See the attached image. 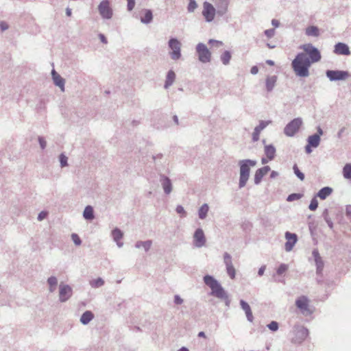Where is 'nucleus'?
<instances>
[{
    "label": "nucleus",
    "mask_w": 351,
    "mask_h": 351,
    "mask_svg": "<svg viewBox=\"0 0 351 351\" xmlns=\"http://www.w3.org/2000/svg\"><path fill=\"white\" fill-rule=\"evenodd\" d=\"M47 285L49 286V291L53 293L56 290L58 285V278L56 276H51L47 278Z\"/></svg>",
    "instance_id": "bb28decb"
},
{
    "label": "nucleus",
    "mask_w": 351,
    "mask_h": 351,
    "mask_svg": "<svg viewBox=\"0 0 351 351\" xmlns=\"http://www.w3.org/2000/svg\"><path fill=\"white\" fill-rule=\"evenodd\" d=\"M71 239H72V241H73V243H75V245H80L81 243H82V240L80 238V237L75 234V233H73L71 234Z\"/></svg>",
    "instance_id": "de8ad7c7"
},
{
    "label": "nucleus",
    "mask_w": 351,
    "mask_h": 351,
    "mask_svg": "<svg viewBox=\"0 0 351 351\" xmlns=\"http://www.w3.org/2000/svg\"><path fill=\"white\" fill-rule=\"evenodd\" d=\"M267 327L271 331H276L278 329L279 325L277 322L272 321L267 325Z\"/></svg>",
    "instance_id": "8fccbe9b"
},
{
    "label": "nucleus",
    "mask_w": 351,
    "mask_h": 351,
    "mask_svg": "<svg viewBox=\"0 0 351 351\" xmlns=\"http://www.w3.org/2000/svg\"><path fill=\"white\" fill-rule=\"evenodd\" d=\"M277 82L276 75L268 76L265 80V86L267 92H271L274 88Z\"/></svg>",
    "instance_id": "5701e85b"
},
{
    "label": "nucleus",
    "mask_w": 351,
    "mask_h": 351,
    "mask_svg": "<svg viewBox=\"0 0 351 351\" xmlns=\"http://www.w3.org/2000/svg\"><path fill=\"white\" fill-rule=\"evenodd\" d=\"M343 176L345 179L351 180V163H347L343 167Z\"/></svg>",
    "instance_id": "4c0bfd02"
},
{
    "label": "nucleus",
    "mask_w": 351,
    "mask_h": 351,
    "mask_svg": "<svg viewBox=\"0 0 351 351\" xmlns=\"http://www.w3.org/2000/svg\"><path fill=\"white\" fill-rule=\"evenodd\" d=\"M285 239L287 242L285 245V248L287 252H290L293 250L295 244L298 241V237L295 233H291L289 232H285Z\"/></svg>",
    "instance_id": "f3484780"
},
{
    "label": "nucleus",
    "mask_w": 351,
    "mask_h": 351,
    "mask_svg": "<svg viewBox=\"0 0 351 351\" xmlns=\"http://www.w3.org/2000/svg\"><path fill=\"white\" fill-rule=\"evenodd\" d=\"M189 4L187 5V12L189 13H193L197 8L198 5L195 0H189Z\"/></svg>",
    "instance_id": "a19ab883"
},
{
    "label": "nucleus",
    "mask_w": 351,
    "mask_h": 351,
    "mask_svg": "<svg viewBox=\"0 0 351 351\" xmlns=\"http://www.w3.org/2000/svg\"><path fill=\"white\" fill-rule=\"evenodd\" d=\"M209 210V206L207 204H204L198 210V216L200 219H204Z\"/></svg>",
    "instance_id": "473e14b6"
},
{
    "label": "nucleus",
    "mask_w": 351,
    "mask_h": 351,
    "mask_svg": "<svg viewBox=\"0 0 351 351\" xmlns=\"http://www.w3.org/2000/svg\"><path fill=\"white\" fill-rule=\"evenodd\" d=\"M214 3H221L219 14H222L228 8L230 0H211Z\"/></svg>",
    "instance_id": "c9c22d12"
},
{
    "label": "nucleus",
    "mask_w": 351,
    "mask_h": 351,
    "mask_svg": "<svg viewBox=\"0 0 351 351\" xmlns=\"http://www.w3.org/2000/svg\"><path fill=\"white\" fill-rule=\"evenodd\" d=\"M215 3L217 6V8H215L211 3H209L208 1H204L203 3L202 16H204L205 21L208 23L212 22L215 19L216 14L219 16H223L228 11V8H227L226 11H224V12H223L221 14H219L221 3Z\"/></svg>",
    "instance_id": "20e7f679"
},
{
    "label": "nucleus",
    "mask_w": 351,
    "mask_h": 351,
    "mask_svg": "<svg viewBox=\"0 0 351 351\" xmlns=\"http://www.w3.org/2000/svg\"><path fill=\"white\" fill-rule=\"evenodd\" d=\"M47 215H48L47 212H46V211H41L38 214L37 219H38V220L39 221H43V219H45L47 217Z\"/></svg>",
    "instance_id": "5fc2aeb1"
},
{
    "label": "nucleus",
    "mask_w": 351,
    "mask_h": 351,
    "mask_svg": "<svg viewBox=\"0 0 351 351\" xmlns=\"http://www.w3.org/2000/svg\"><path fill=\"white\" fill-rule=\"evenodd\" d=\"M295 306L304 316L310 315L313 311L309 308V301L306 296L302 295L295 300Z\"/></svg>",
    "instance_id": "9d476101"
},
{
    "label": "nucleus",
    "mask_w": 351,
    "mask_h": 351,
    "mask_svg": "<svg viewBox=\"0 0 351 351\" xmlns=\"http://www.w3.org/2000/svg\"><path fill=\"white\" fill-rule=\"evenodd\" d=\"M311 64L309 58L304 53H299L291 63L292 68L296 75L302 77L309 75L308 69Z\"/></svg>",
    "instance_id": "f03ea898"
},
{
    "label": "nucleus",
    "mask_w": 351,
    "mask_h": 351,
    "mask_svg": "<svg viewBox=\"0 0 351 351\" xmlns=\"http://www.w3.org/2000/svg\"><path fill=\"white\" fill-rule=\"evenodd\" d=\"M326 75L330 81H337L346 79L349 76V73L346 71L328 70Z\"/></svg>",
    "instance_id": "ddd939ff"
},
{
    "label": "nucleus",
    "mask_w": 351,
    "mask_h": 351,
    "mask_svg": "<svg viewBox=\"0 0 351 351\" xmlns=\"http://www.w3.org/2000/svg\"><path fill=\"white\" fill-rule=\"evenodd\" d=\"M38 143L42 149H45L47 147V142L45 139L42 136H38Z\"/></svg>",
    "instance_id": "603ef678"
},
{
    "label": "nucleus",
    "mask_w": 351,
    "mask_h": 351,
    "mask_svg": "<svg viewBox=\"0 0 351 351\" xmlns=\"http://www.w3.org/2000/svg\"><path fill=\"white\" fill-rule=\"evenodd\" d=\"M345 130H346V128L343 127V128H341V129L339 130V132H337V137H338L339 138H341L342 134H343V133L344 132Z\"/></svg>",
    "instance_id": "774afa93"
},
{
    "label": "nucleus",
    "mask_w": 351,
    "mask_h": 351,
    "mask_svg": "<svg viewBox=\"0 0 351 351\" xmlns=\"http://www.w3.org/2000/svg\"><path fill=\"white\" fill-rule=\"evenodd\" d=\"M153 14L151 10H145V16L141 18V23L144 24H149L152 21Z\"/></svg>",
    "instance_id": "72a5a7b5"
},
{
    "label": "nucleus",
    "mask_w": 351,
    "mask_h": 351,
    "mask_svg": "<svg viewBox=\"0 0 351 351\" xmlns=\"http://www.w3.org/2000/svg\"><path fill=\"white\" fill-rule=\"evenodd\" d=\"M232 58V54L229 51H225L220 56V60L223 65H228Z\"/></svg>",
    "instance_id": "f704fd0d"
},
{
    "label": "nucleus",
    "mask_w": 351,
    "mask_h": 351,
    "mask_svg": "<svg viewBox=\"0 0 351 351\" xmlns=\"http://www.w3.org/2000/svg\"><path fill=\"white\" fill-rule=\"evenodd\" d=\"M320 137H319L318 135H311L307 138V143H309V145H311V146L314 148H316L319 146L320 143Z\"/></svg>",
    "instance_id": "7c9ffc66"
},
{
    "label": "nucleus",
    "mask_w": 351,
    "mask_h": 351,
    "mask_svg": "<svg viewBox=\"0 0 351 351\" xmlns=\"http://www.w3.org/2000/svg\"><path fill=\"white\" fill-rule=\"evenodd\" d=\"M223 262L226 265L227 274L231 279H234L235 278L236 271L232 264V256L228 252L223 254Z\"/></svg>",
    "instance_id": "4468645a"
},
{
    "label": "nucleus",
    "mask_w": 351,
    "mask_h": 351,
    "mask_svg": "<svg viewBox=\"0 0 351 351\" xmlns=\"http://www.w3.org/2000/svg\"><path fill=\"white\" fill-rule=\"evenodd\" d=\"M325 221L326 222V223L328 224V227L330 229L333 228V223H332V220L330 219V218H326V219H325Z\"/></svg>",
    "instance_id": "0e129e2a"
},
{
    "label": "nucleus",
    "mask_w": 351,
    "mask_h": 351,
    "mask_svg": "<svg viewBox=\"0 0 351 351\" xmlns=\"http://www.w3.org/2000/svg\"><path fill=\"white\" fill-rule=\"evenodd\" d=\"M152 245V241L151 240H147L145 241H137L135 244V247L136 248H141L143 247L145 252H147L150 250Z\"/></svg>",
    "instance_id": "c756f323"
},
{
    "label": "nucleus",
    "mask_w": 351,
    "mask_h": 351,
    "mask_svg": "<svg viewBox=\"0 0 351 351\" xmlns=\"http://www.w3.org/2000/svg\"><path fill=\"white\" fill-rule=\"evenodd\" d=\"M301 196L302 195L300 193H291L287 197V200L288 202H292L296 199H299Z\"/></svg>",
    "instance_id": "3c124183"
},
{
    "label": "nucleus",
    "mask_w": 351,
    "mask_h": 351,
    "mask_svg": "<svg viewBox=\"0 0 351 351\" xmlns=\"http://www.w3.org/2000/svg\"><path fill=\"white\" fill-rule=\"evenodd\" d=\"M175 79H176V73H174L173 71L169 70L167 72V74L166 76L165 83V86H164L165 88L167 89L168 88H169L173 84Z\"/></svg>",
    "instance_id": "393cba45"
},
{
    "label": "nucleus",
    "mask_w": 351,
    "mask_h": 351,
    "mask_svg": "<svg viewBox=\"0 0 351 351\" xmlns=\"http://www.w3.org/2000/svg\"><path fill=\"white\" fill-rule=\"evenodd\" d=\"M250 72L252 75H256L258 73V66H253L252 68H251V70H250Z\"/></svg>",
    "instance_id": "e2e57ef3"
},
{
    "label": "nucleus",
    "mask_w": 351,
    "mask_h": 351,
    "mask_svg": "<svg viewBox=\"0 0 351 351\" xmlns=\"http://www.w3.org/2000/svg\"><path fill=\"white\" fill-rule=\"evenodd\" d=\"M99 38L101 43H103L104 44H106L108 43L106 38L105 37V36L103 34H99Z\"/></svg>",
    "instance_id": "680f3d73"
},
{
    "label": "nucleus",
    "mask_w": 351,
    "mask_h": 351,
    "mask_svg": "<svg viewBox=\"0 0 351 351\" xmlns=\"http://www.w3.org/2000/svg\"><path fill=\"white\" fill-rule=\"evenodd\" d=\"M308 335V330L306 328L298 326L295 328V337L293 339L294 343H302Z\"/></svg>",
    "instance_id": "f8f14e48"
},
{
    "label": "nucleus",
    "mask_w": 351,
    "mask_h": 351,
    "mask_svg": "<svg viewBox=\"0 0 351 351\" xmlns=\"http://www.w3.org/2000/svg\"><path fill=\"white\" fill-rule=\"evenodd\" d=\"M265 154L268 160H271L274 158L276 155V148L272 145H267L264 148Z\"/></svg>",
    "instance_id": "a878e982"
},
{
    "label": "nucleus",
    "mask_w": 351,
    "mask_h": 351,
    "mask_svg": "<svg viewBox=\"0 0 351 351\" xmlns=\"http://www.w3.org/2000/svg\"><path fill=\"white\" fill-rule=\"evenodd\" d=\"M323 130L321 128L320 126H318L317 128V133L314 134V135H318L319 137H320L323 134Z\"/></svg>",
    "instance_id": "69168bd1"
},
{
    "label": "nucleus",
    "mask_w": 351,
    "mask_h": 351,
    "mask_svg": "<svg viewBox=\"0 0 351 351\" xmlns=\"http://www.w3.org/2000/svg\"><path fill=\"white\" fill-rule=\"evenodd\" d=\"M312 255L316 265V272L317 274H320L324 268V261H322V258L317 249L313 250Z\"/></svg>",
    "instance_id": "412c9836"
},
{
    "label": "nucleus",
    "mask_w": 351,
    "mask_h": 351,
    "mask_svg": "<svg viewBox=\"0 0 351 351\" xmlns=\"http://www.w3.org/2000/svg\"><path fill=\"white\" fill-rule=\"evenodd\" d=\"M94 318V314L90 311H86L80 317V322L83 325H87Z\"/></svg>",
    "instance_id": "b1692460"
},
{
    "label": "nucleus",
    "mask_w": 351,
    "mask_h": 351,
    "mask_svg": "<svg viewBox=\"0 0 351 351\" xmlns=\"http://www.w3.org/2000/svg\"><path fill=\"white\" fill-rule=\"evenodd\" d=\"M260 169L265 175L270 171V167L269 166H265Z\"/></svg>",
    "instance_id": "338daca9"
},
{
    "label": "nucleus",
    "mask_w": 351,
    "mask_h": 351,
    "mask_svg": "<svg viewBox=\"0 0 351 351\" xmlns=\"http://www.w3.org/2000/svg\"><path fill=\"white\" fill-rule=\"evenodd\" d=\"M264 33L267 38H272L275 34V30L274 29H268Z\"/></svg>",
    "instance_id": "864d4df0"
},
{
    "label": "nucleus",
    "mask_w": 351,
    "mask_h": 351,
    "mask_svg": "<svg viewBox=\"0 0 351 351\" xmlns=\"http://www.w3.org/2000/svg\"><path fill=\"white\" fill-rule=\"evenodd\" d=\"M334 53L344 56H349L351 53L348 46L343 43H338L335 45Z\"/></svg>",
    "instance_id": "aec40b11"
},
{
    "label": "nucleus",
    "mask_w": 351,
    "mask_h": 351,
    "mask_svg": "<svg viewBox=\"0 0 351 351\" xmlns=\"http://www.w3.org/2000/svg\"><path fill=\"white\" fill-rule=\"evenodd\" d=\"M176 211L178 214L180 215L182 217H184L186 216V212L185 211L184 207L181 205L177 206Z\"/></svg>",
    "instance_id": "09e8293b"
},
{
    "label": "nucleus",
    "mask_w": 351,
    "mask_h": 351,
    "mask_svg": "<svg viewBox=\"0 0 351 351\" xmlns=\"http://www.w3.org/2000/svg\"><path fill=\"white\" fill-rule=\"evenodd\" d=\"M114 241H120L123 236V232L118 228H114L111 232Z\"/></svg>",
    "instance_id": "e433bc0d"
},
{
    "label": "nucleus",
    "mask_w": 351,
    "mask_h": 351,
    "mask_svg": "<svg viewBox=\"0 0 351 351\" xmlns=\"http://www.w3.org/2000/svg\"><path fill=\"white\" fill-rule=\"evenodd\" d=\"M101 17L104 20H110L113 16V10L109 0H102L97 7Z\"/></svg>",
    "instance_id": "423d86ee"
},
{
    "label": "nucleus",
    "mask_w": 351,
    "mask_h": 351,
    "mask_svg": "<svg viewBox=\"0 0 351 351\" xmlns=\"http://www.w3.org/2000/svg\"><path fill=\"white\" fill-rule=\"evenodd\" d=\"M346 215L347 217H350V219L351 220V205L346 206Z\"/></svg>",
    "instance_id": "bf43d9fd"
},
{
    "label": "nucleus",
    "mask_w": 351,
    "mask_h": 351,
    "mask_svg": "<svg viewBox=\"0 0 351 351\" xmlns=\"http://www.w3.org/2000/svg\"><path fill=\"white\" fill-rule=\"evenodd\" d=\"M265 269H266V266L265 265H263L262 267H261L259 268L258 271V275L259 276H262L264 274Z\"/></svg>",
    "instance_id": "052dcab7"
},
{
    "label": "nucleus",
    "mask_w": 351,
    "mask_h": 351,
    "mask_svg": "<svg viewBox=\"0 0 351 351\" xmlns=\"http://www.w3.org/2000/svg\"><path fill=\"white\" fill-rule=\"evenodd\" d=\"M206 243V237L202 228H197L193 235V244L195 247L199 248Z\"/></svg>",
    "instance_id": "dca6fc26"
},
{
    "label": "nucleus",
    "mask_w": 351,
    "mask_h": 351,
    "mask_svg": "<svg viewBox=\"0 0 351 351\" xmlns=\"http://www.w3.org/2000/svg\"><path fill=\"white\" fill-rule=\"evenodd\" d=\"M240 305H241V308H242L243 311H244V312L245 313L247 319L250 322H252L254 320V316H253L251 308H250V305L248 304V303L246 302L243 300H241Z\"/></svg>",
    "instance_id": "4be33fe9"
},
{
    "label": "nucleus",
    "mask_w": 351,
    "mask_h": 351,
    "mask_svg": "<svg viewBox=\"0 0 351 351\" xmlns=\"http://www.w3.org/2000/svg\"><path fill=\"white\" fill-rule=\"evenodd\" d=\"M301 48L305 51L304 53L309 58L311 64L317 62L321 60L322 56L320 52L312 44L304 45Z\"/></svg>",
    "instance_id": "1a4fd4ad"
},
{
    "label": "nucleus",
    "mask_w": 351,
    "mask_h": 351,
    "mask_svg": "<svg viewBox=\"0 0 351 351\" xmlns=\"http://www.w3.org/2000/svg\"><path fill=\"white\" fill-rule=\"evenodd\" d=\"M204 282L210 289V294L212 295L224 300L226 306L228 307L230 306V300L229 299L228 293L213 276L210 275L204 276Z\"/></svg>",
    "instance_id": "f257e3e1"
},
{
    "label": "nucleus",
    "mask_w": 351,
    "mask_h": 351,
    "mask_svg": "<svg viewBox=\"0 0 351 351\" xmlns=\"http://www.w3.org/2000/svg\"><path fill=\"white\" fill-rule=\"evenodd\" d=\"M332 188L329 186H325L318 191L317 196L322 199H325L328 196H329L332 193Z\"/></svg>",
    "instance_id": "cd10ccee"
},
{
    "label": "nucleus",
    "mask_w": 351,
    "mask_h": 351,
    "mask_svg": "<svg viewBox=\"0 0 351 351\" xmlns=\"http://www.w3.org/2000/svg\"><path fill=\"white\" fill-rule=\"evenodd\" d=\"M257 161L256 160L243 159L238 162L239 167V188L242 189L245 186L250 174L251 167L256 165Z\"/></svg>",
    "instance_id": "7ed1b4c3"
},
{
    "label": "nucleus",
    "mask_w": 351,
    "mask_h": 351,
    "mask_svg": "<svg viewBox=\"0 0 351 351\" xmlns=\"http://www.w3.org/2000/svg\"><path fill=\"white\" fill-rule=\"evenodd\" d=\"M289 267L287 265L285 264V263H282L280 265V266L278 267V268L276 270V273L278 275H282L283 274L285 271H287Z\"/></svg>",
    "instance_id": "c03bdc74"
},
{
    "label": "nucleus",
    "mask_w": 351,
    "mask_h": 351,
    "mask_svg": "<svg viewBox=\"0 0 351 351\" xmlns=\"http://www.w3.org/2000/svg\"><path fill=\"white\" fill-rule=\"evenodd\" d=\"M184 300L179 295H174V303L176 304H182L183 303Z\"/></svg>",
    "instance_id": "4d7b16f0"
},
{
    "label": "nucleus",
    "mask_w": 351,
    "mask_h": 351,
    "mask_svg": "<svg viewBox=\"0 0 351 351\" xmlns=\"http://www.w3.org/2000/svg\"><path fill=\"white\" fill-rule=\"evenodd\" d=\"M303 123L302 118L298 117L293 119L284 128V133L286 136L292 137L293 136L300 130V127Z\"/></svg>",
    "instance_id": "0eeeda50"
},
{
    "label": "nucleus",
    "mask_w": 351,
    "mask_h": 351,
    "mask_svg": "<svg viewBox=\"0 0 351 351\" xmlns=\"http://www.w3.org/2000/svg\"><path fill=\"white\" fill-rule=\"evenodd\" d=\"M59 161L62 168L68 166V158L64 154H61L59 156Z\"/></svg>",
    "instance_id": "79ce46f5"
},
{
    "label": "nucleus",
    "mask_w": 351,
    "mask_h": 351,
    "mask_svg": "<svg viewBox=\"0 0 351 351\" xmlns=\"http://www.w3.org/2000/svg\"><path fill=\"white\" fill-rule=\"evenodd\" d=\"M9 26L5 21L0 22V29L2 32H4L8 29Z\"/></svg>",
    "instance_id": "13d9d810"
},
{
    "label": "nucleus",
    "mask_w": 351,
    "mask_h": 351,
    "mask_svg": "<svg viewBox=\"0 0 351 351\" xmlns=\"http://www.w3.org/2000/svg\"><path fill=\"white\" fill-rule=\"evenodd\" d=\"M208 44H210L211 46L219 48L223 45V43L222 41L217 40L214 39H210L208 40Z\"/></svg>",
    "instance_id": "a18cd8bd"
},
{
    "label": "nucleus",
    "mask_w": 351,
    "mask_h": 351,
    "mask_svg": "<svg viewBox=\"0 0 351 351\" xmlns=\"http://www.w3.org/2000/svg\"><path fill=\"white\" fill-rule=\"evenodd\" d=\"M128 1V10L132 11L135 5V0H127Z\"/></svg>",
    "instance_id": "6e6d98bb"
},
{
    "label": "nucleus",
    "mask_w": 351,
    "mask_h": 351,
    "mask_svg": "<svg viewBox=\"0 0 351 351\" xmlns=\"http://www.w3.org/2000/svg\"><path fill=\"white\" fill-rule=\"evenodd\" d=\"M293 169L295 176L301 180L303 181L304 180V174L300 171L298 169L297 165H294L293 167Z\"/></svg>",
    "instance_id": "37998d69"
},
{
    "label": "nucleus",
    "mask_w": 351,
    "mask_h": 351,
    "mask_svg": "<svg viewBox=\"0 0 351 351\" xmlns=\"http://www.w3.org/2000/svg\"><path fill=\"white\" fill-rule=\"evenodd\" d=\"M306 34L308 36L317 37L319 36V28L316 26H309L306 29Z\"/></svg>",
    "instance_id": "2f4dec72"
},
{
    "label": "nucleus",
    "mask_w": 351,
    "mask_h": 351,
    "mask_svg": "<svg viewBox=\"0 0 351 351\" xmlns=\"http://www.w3.org/2000/svg\"><path fill=\"white\" fill-rule=\"evenodd\" d=\"M168 47L170 49L169 56L173 60H179L181 56L182 43L176 38H171L168 41Z\"/></svg>",
    "instance_id": "39448f33"
},
{
    "label": "nucleus",
    "mask_w": 351,
    "mask_h": 351,
    "mask_svg": "<svg viewBox=\"0 0 351 351\" xmlns=\"http://www.w3.org/2000/svg\"><path fill=\"white\" fill-rule=\"evenodd\" d=\"M265 176V173L263 172L261 169H258L254 175V184L258 185L261 183L262 178Z\"/></svg>",
    "instance_id": "ea45409f"
},
{
    "label": "nucleus",
    "mask_w": 351,
    "mask_h": 351,
    "mask_svg": "<svg viewBox=\"0 0 351 351\" xmlns=\"http://www.w3.org/2000/svg\"><path fill=\"white\" fill-rule=\"evenodd\" d=\"M89 284L93 288H99L104 285V280L101 278H98L90 280Z\"/></svg>",
    "instance_id": "58836bf2"
},
{
    "label": "nucleus",
    "mask_w": 351,
    "mask_h": 351,
    "mask_svg": "<svg viewBox=\"0 0 351 351\" xmlns=\"http://www.w3.org/2000/svg\"><path fill=\"white\" fill-rule=\"evenodd\" d=\"M83 217L85 219L91 221L95 218L93 208L91 206H86L83 212Z\"/></svg>",
    "instance_id": "c85d7f7f"
},
{
    "label": "nucleus",
    "mask_w": 351,
    "mask_h": 351,
    "mask_svg": "<svg viewBox=\"0 0 351 351\" xmlns=\"http://www.w3.org/2000/svg\"><path fill=\"white\" fill-rule=\"evenodd\" d=\"M159 182L166 195H169L173 191V184L171 179L164 174H160Z\"/></svg>",
    "instance_id": "2eb2a0df"
},
{
    "label": "nucleus",
    "mask_w": 351,
    "mask_h": 351,
    "mask_svg": "<svg viewBox=\"0 0 351 351\" xmlns=\"http://www.w3.org/2000/svg\"><path fill=\"white\" fill-rule=\"evenodd\" d=\"M196 53L198 60L202 63H208L211 60V53L204 43H199L196 46Z\"/></svg>",
    "instance_id": "6e6552de"
},
{
    "label": "nucleus",
    "mask_w": 351,
    "mask_h": 351,
    "mask_svg": "<svg viewBox=\"0 0 351 351\" xmlns=\"http://www.w3.org/2000/svg\"><path fill=\"white\" fill-rule=\"evenodd\" d=\"M51 77L53 82V84L60 88L62 92H64L65 90V80L56 71L53 69L51 71Z\"/></svg>",
    "instance_id": "6ab92c4d"
},
{
    "label": "nucleus",
    "mask_w": 351,
    "mask_h": 351,
    "mask_svg": "<svg viewBox=\"0 0 351 351\" xmlns=\"http://www.w3.org/2000/svg\"><path fill=\"white\" fill-rule=\"evenodd\" d=\"M271 123V121H261L259 124L255 127L252 133V141L256 142L259 140V136L261 132L269 124Z\"/></svg>",
    "instance_id": "a211bd4d"
},
{
    "label": "nucleus",
    "mask_w": 351,
    "mask_h": 351,
    "mask_svg": "<svg viewBox=\"0 0 351 351\" xmlns=\"http://www.w3.org/2000/svg\"><path fill=\"white\" fill-rule=\"evenodd\" d=\"M317 207H318V201L316 199V197H315L311 199L308 208L311 210H315L317 208Z\"/></svg>",
    "instance_id": "49530a36"
},
{
    "label": "nucleus",
    "mask_w": 351,
    "mask_h": 351,
    "mask_svg": "<svg viewBox=\"0 0 351 351\" xmlns=\"http://www.w3.org/2000/svg\"><path fill=\"white\" fill-rule=\"evenodd\" d=\"M73 295V289L69 285L61 282L59 285V301L65 302L68 301Z\"/></svg>",
    "instance_id": "9b49d317"
}]
</instances>
